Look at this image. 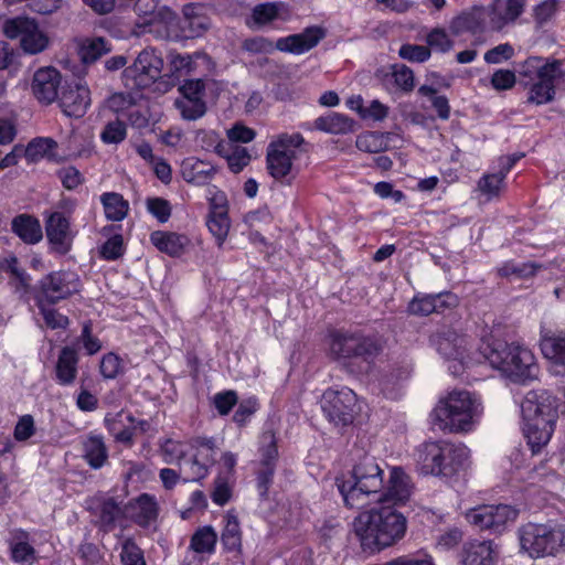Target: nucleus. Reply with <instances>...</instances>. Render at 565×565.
<instances>
[{"label": "nucleus", "instance_id": "nucleus-15", "mask_svg": "<svg viewBox=\"0 0 565 565\" xmlns=\"http://www.w3.org/2000/svg\"><path fill=\"white\" fill-rule=\"evenodd\" d=\"M260 460L256 469V487L260 498L266 499L273 484L278 449L273 431H265L260 437Z\"/></svg>", "mask_w": 565, "mask_h": 565}, {"label": "nucleus", "instance_id": "nucleus-26", "mask_svg": "<svg viewBox=\"0 0 565 565\" xmlns=\"http://www.w3.org/2000/svg\"><path fill=\"white\" fill-rule=\"evenodd\" d=\"M526 0H494L489 8L488 17L492 30H501L514 22L524 11Z\"/></svg>", "mask_w": 565, "mask_h": 565}, {"label": "nucleus", "instance_id": "nucleus-46", "mask_svg": "<svg viewBox=\"0 0 565 565\" xmlns=\"http://www.w3.org/2000/svg\"><path fill=\"white\" fill-rule=\"evenodd\" d=\"M504 174L499 171L483 174L477 183V190L486 198L487 201H491L499 198L502 189L504 188Z\"/></svg>", "mask_w": 565, "mask_h": 565}, {"label": "nucleus", "instance_id": "nucleus-63", "mask_svg": "<svg viewBox=\"0 0 565 565\" xmlns=\"http://www.w3.org/2000/svg\"><path fill=\"white\" fill-rule=\"evenodd\" d=\"M382 137L376 132H363L356 137L355 146L359 150L376 153L382 150Z\"/></svg>", "mask_w": 565, "mask_h": 565}, {"label": "nucleus", "instance_id": "nucleus-20", "mask_svg": "<svg viewBox=\"0 0 565 565\" xmlns=\"http://www.w3.org/2000/svg\"><path fill=\"white\" fill-rule=\"evenodd\" d=\"M458 305V297L452 292L419 294L408 305V311L417 316L443 313Z\"/></svg>", "mask_w": 565, "mask_h": 565}, {"label": "nucleus", "instance_id": "nucleus-41", "mask_svg": "<svg viewBox=\"0 0 565 565\" xmlns=\"http://www.w3.org/2000/svg\"><path fill=\"white\" fill-rule=\"evenodd\" d=\"M221 533V543L226 552L239 553L242 550V531L235 514L227 512Z\"/></svg>", "mask_w": 565, "mask_h": 565}, {"label": "nucleus", "instance_id": "nucleus-17", "mask_svg": "<svg viewBox=\"0 0 565 565\" xmlns=\"http://www.w3.org/2000/svg\"><path fill=\"white\" fill-rule=\"evenodd\" d=\"M417 467L424 475L450 477L447 465L446 441H428L416 451Z\"/></svg>", "mask_w": 565, "mask_h": 565}, {"label": "nucleus", "instance_id": "nucleus-19", "mask_svg": "<svg viewBox=\"0 0 565 565\" xmlns=\"http://www.w3.org/2000/svg\"><path fill=\"white\" fill-rule=\"evenodd\" d=\"M46 237L53 249L65 255L71 250L74 235L71 231L70 220L61 212H53L46 220Z\"/></svg>", "mask_w": 565, "mask_h": 565}, {"label": "nucleus", "instance_id": "nucleus-1", "mask_svg": "<svg viewBox=\"0 0 565 565\" xmlns=\"http://www.w3.org/2000/svg\"><path fill=\"white\" fill-rule=\"evenodd\" d=\"M407 529L406 518L390 505L360 513L353 531L363 551L374 553L401 541Z\"/></svg>", "mask_w": 565, "mask_h": 565}, {"label": "nucleus", "instance_id": "nucleus-57", "mask_svg": "<svg viewBox=\"0 0 565 565\" xmlns=\"http://www.w3.org/2000/svg\"><path fill=\"white\" fill-rule=\"evenodd\" d=\"M110 51L108 42L103 38H95L82 47V57L85 63H90L99 58L103 54Z\"/></svg>", "mask_w": 565, "mask_h": 565}, {"label": "nucleus", "instance_id": "nucleus-47", "mask_svg": "<svg viewBox=\"0 0 565 565\" xmlns=\"http://www.w3.org/2000/svg\"><path fill=\"white\" fill-rule=\"evenodd\" d=\"M447 465L451 470V476L469 465L470 450L462 444H451L446 441Z\"/></svg>", "mask_w": 565, "mask_h": 565}, {"label": "nucleus", "instance_id": "nucleus-5", "mask_svg": "<svg viewBox=\"0 0 565 565\" xmlns=\"http://www.w3.org/2000/svg\"><path fill=\"white\" fill-rule=\"evenodd\" d=\"M520 551L531 558L555 556L565 553V524H523L518 530Z\"/></svg>", "mask_w": 565, "mask_h": 565}, {"label": "nucleus", "instance_id": "nucleus-9", "mask_svg": "<svg viewBox=\"0 0 565 565\" xmlns=\"http://www.w3.org/2000/svg\"><path fill=\"white\" fill-rule=\"evenodd\" d=\"M163 58L153 47L142 50L132 65L124 71V83L129 89H145L161 78Z\"/></svg>", "mask_w": 565, "mask_h": 565}, {"label": "nucleus", "instance_id": "nucleus-49", "mask_svg": "<svg viewBox=\"0 0 565 565\" xmlns=\"http://www.w3.org/2000/svg\"><path fill=\"white\" fill-rule=\"evenodd\" d=\"M20 45L28 54H39L49 46V38L39 29V24L35 22L34 30L28 31Z\"/></svg>", "mask_w": 565, "mask_h": 565}, {"label": "nucleus", "instance_id": "nucleus-31", "mask_svg": "<svg viewBox=\"0 0 565 565\" xmlns=\"http://www.w3.org/2000/svg\"><path fill=\"white\" fill-rule=\"evenodd\" d=\"M150 242L158 250L171 257L181 256L190 244L186 235L167 231L152 232Z\"/></svg>", "mask_w": 565, "mask_h": 565}, {"label": "nucleus", "instance_id": "nucleus-35", "mask_svg": "<svg viewBox=\"0 0 565 565\" xmlns=\"http://www.w3.org/2000/svg\"><path fill=\"white\" fill-rule=\"evenodd\" d=\"M92 510L97 518V524L106 532L114 527L116 521L122 514L120 503L113 497L96 500Z\"/></svg>", "mask_w": 565, "mask_h": 565}, {"label": "nucleus", "instance_id": "nucleus-2", "mask_svg": "<svg viewBox=\"0 0 565 565\" xmlns=\"http://www.w3.org/2000/svg\"><path fill=\"white\" fill-rule=\"evenodd\" d=\"M483 413L479 395L466 390H454L440 398L430 413L433 429L439 431H471Z\"/></svg>", "mask_w": 565, "mask_h": 565}, {"label": "nucleus", "instance_id": "nucleus-28", "mask_svg": "<svg viewBox=\"0 0 565 565\" xmlns=\"http://www.w3.org/2000/svg\"><path fill=\"white\" fill-rule=\"evenodd\" d=\"M175 19L177 14L172 9L167 6H158L143 20H136L135 26L142 33H153L161 38Z\"/></svg>", "mask_w": 565, "mask_h": 565}, {"label": "nucleus", "instance_id": "nucleus-14", "mask_svg": "<svg viewBox=\"0 0 565 565\" xmlns=\"http://www.w3.org/2000/svg\"><path fill=\"white\" fill-rule=\"evenodd\" d=\"M178 90L180 97L174 100V107L182 119L195 121L205 116L207 105L205 102L206 83L204 79H185Z\"/></svg>", "mask_w": 565, "mask_h": 565}, {"label": "nucleus", "instance_id": "nucleus-24", "mask_svg": "<svg viewBox=\"0 0 565 565\" xmlns=\"http://www.w3.org/2000/svg\"><path fill=\"white\" fill-rule=\"evenodd\" d=\"M61 79L60 72L54 67L47 66L38 70L31 85L33 95L42 104L53 103L58 96Z\"/></svg>", "mask_w": 565, "mask_h": 565}, {"label": "nucleus", "instance_id": "nucleus-21", "mask_svg": "<svg viewBox=\"0 0 565 565\" xmlns=\"http://www.w3.org/2000/svg\"><path fill=\"white\" fill-rule=\"evenodd\" d=\"M58 103L66 116L81 118L86 114L90 105V92L81 82L70 84L62 90Z\"/></svg>", "mask_w": 565, "mask_h": 565}, {"label": "nucleus", "instance_id": "nucleus-32", "mask_svg": "<svg viewBox=\"0 0 565 565\" xmlns=\"http://www.w3.org/2000/svg\"><path fill=\"white\" fill-rule=\"evenodd\" d=\"M11 231L23 243L29 245L38 244L43 237L40 221L26 213L19 214L12 218Z\"/></svg>", "mask_w": 565, "mask_h": 565}, {"label": "nucleus", "instance_id": "nucleus-62", "mask_svg": "<svg viewBox=\"0 0 565 565\" xmlns=\"http://www.w3.org/2000/svg\"><path fill=\"white\" fill-rule=\"evenodd\" d=\"M77 343L82 344L88 355H94L102 349L99 339L92 332L90 322H85L83 324L81 335L77 338Z\"/></svg>", "mask_w": 565, "mask_h": 565}, {"label": "nucleus", "instance_id": "nucleus-48", "mask_svg": "<svg viewBox=\"0 0 565 565\" xmlns=\"http://www.w3.org/2000/svg\"><path fill=\"white\" fill-rule=\"evenodd\" d=\"M35 20L29 17H14L3 22L2 31L11 40L19 39L20 42L30 30H34Z\"/></svg>", "mask_w": 565, "mask_h": 565}, {"label": "nucleus", "instance_id": "nucleus-64", "mask_svg": "<svg viewBox=\"0 0 565 565\" xmlns=\"http://www.w3.org/2000/svg\"><path fill=\"white\" fill-rule=\"evenodd\" d=\"M557 11L556 0H544L534 8V20L539 26L548 23Z\"/></svg>", "mask_w": 565, "mask_h": 565}, {"label": "nucleus", "instance_id": "nucleus-53", "mask_svg": "<svg viewBox=\"0 0 565 565\" xmlns=\"http://www.w3.org/2000/svg\"><path fill=\"white\" fill-rule=\"evenodd\" d=\"M45 324L51 329H66L70 320L66 316L58 312L49 301H35Z\"/></svg>", "mask_w": 565, "mask_h": 565}, {"label": "nucleus", "instance_id": "nucleus-55", "mask_svg": "<svg viewBox=\"0 0 565 565\" xmlns=\"http://www.w3.org/2000/svg\"><path fill=\"white\" fill-rule=\"evenodd\" d=\"M391 79H393L395 86L405 92L409 93L414 89L415 78L413 71L406 65H393L392 73L387 75Z\"/></svg>", "mask_w": 565, "mask_h": 565}, {"label": "nucleus", "instance_id": "nucleus-8", "mask_svg": "<svg viewBox=\"0 0 565 565\" xmlns=\"http://www.w3.org/2000/svg\"><path fill=\"white\" fill-rule=\"evenodd\" d=\"M430 341L443 358L455 362L449 366V370L454 374H459L465 366L481 362L479 352L476 356L470 354L472 344L468 338L458 334L454 330L438 332L431 337Z\"/></svg>", "mask_w": 565, "mask_h": 565}, {"label": "nucleus", "instance_id": "nucleus-13", "mask_svg": "<svg viewBox=\"0 0 565 565\" xmlns=\"http://www.w3.org/2000/svg\"><path fill=\"white\" fill-rule=\"evenodd\" d=\"M191 456L184 460V471L190 481H201L207 477L215 463L217 446L215 438L198 436L189 443Z\"/></svg>", "mask_w": 565, "mask_h": 565}, {"label": "nucleus", "instance_id": "nucleus-22", "mask_svg": "<svg viewBox=\"0 0 565 565\" xmlns=\"http://www.w3.org/2000/svg\"><path fill=\"white\" fill-rule=\"evenodd\" d=\"M323 38V29L319 26H309L300 33L279 38L275 47L280 52L300 55L318 45Z\"/></svg>", "mask_w": 565, "mask_h": 565}, {"label": "nucleus", "instance_id": "nucleus-38", "mask_svg": "<svg viewBox=\"0 0 565 565\" xmlns=\"http://www.w3.org/2000/svg\"><path fill=\"white\" fill-rule=\"evenodd\" d=\"M83 452L84 459L93 469H100L108 460V449L99 435L90 434L86 437Z\"/></svg>", "mask_w": 565, "mask_h": 565}, {"label": "nucleus", "instance_id": "nucleus-54", "mask_svg": "<svg viewBox=\"0 0 565 565\" xmlns=\"http://www.w3.org/2000/svg\"><path fill=\"white\" fill-rule=\"evenodd\" d=\"M539 268L540 266L534 263L507 262L498 268V275L501 277L526 278L535 275Z\"/></svg>", "mask_w": 565, "mask_h": 565}, {"label": "nucleus", "instance_id": "nucleus-12", "mask_svg": "<svg viewBox=\"0 0 565 565\" xmlns=\"http://www.w3.org/2000/svg\"><path fill=\"white\" fill-rule=\"evenodd\" d=\"M519 511L509 504H487L469 510L467 521L480 530L501 534L509 523H513Z\"/></svg>", "mask_w": 565, "mask_h": 565}, {"label": "nucleus", "instance_id": "nucleus-61", "mask_svg": "<svg viewBox=\"0 0 565 565\" xmlns=\"http://www.w3.org/2000/svg\"><path fill=\"white\" fill-rule=\"evenodd\" d=\"M147 211L160 223H166L171 216L170 203L162 198H149L146 201Z\"/></svg>", "mask_w": 565, "mask_h": 565}, {"label": "nucleus", "instance_id": "nucleus-27", "mask_svg": "<svg viewBox=\"0 0 565 565\" xmlns=\"http://www.w3.org/2000/svg\"><path fill=\"white\" fill-rule=\"evenodd\" d=\"M497 545L493 541H471L465 543L461 554V565H494Z\"/></svg>", "mask_w": 565, "mask_h": 565}, {"label": "nucleus", "instance_id": "nucleus-4", "mask_svg": "<svg viewBox=\"0 0 565 565\" xmlns=\"http://www.w3.org/2000/svg\"><path fill=\"white\" fill-rule=\"evenodd\" d=\"M335 486L347 507L362 509L380 501L383 497V470L374 457L364 456L353 466L348 478L344 476L335 478Z\"/></svg>", "mask_w": 565, "mask_h": 565}, {"label": "nucleus", "instance_id": "nucleus-43", "mask_svg": "<svg viewBox=\"0 0 565 565\" xmlns=\"http://www.w3.org/2000/svg\"><path fill=\"white\" fill-rule=\"evenodd\" d=\"M158 451L162 461L167 465L183 466L185 455L188 452L186 446L181 440L172 438H160L158 440Z\"/></svg>", "mask_w": 565, "mask_h": 565}, {"label": "nucleus", "instance_id": "nucleus-40", "mask_svg": "<svg viewBox=\"0 0 565 565\" xmlns=\"http://www.w3.org/2000/svg\"><path fill=\"white\" fill-rule=\"evenodd\" d=\"M541 351L546 359L565 364V333L542 331Z\"/></svg>", "mask_w": 565, "mask_h": 565}, {"label": "nucleus", "instance_id": "nucleus-44", "mask_svg": "<svg viewBox=\"0 0 565 565\" xmlns=\"http://www.w3.org/2000/svg\"><path fill=\"white\" fill-rule=\"evenodd\" d=\"M217 542V533L215 530L205 525L199 527L192 535L190 548L198 554H213Z\"/></svg>", "mask_w": 565, "mask_h": 565}, {"label": "nucleus", "instance_id": "nucleus-33", "mask_svg": "<svg viewBox=\"0 0 565 565\" xmlns=\"http://www.w3.org/2000/svg\"><path fill=\"white\" fill-rule=\"evenodd\" d=\"M215 168L210 163L195 158H186L181 163V174L184 181L195 185L207 184L215 174Z\"/></svg>", "mask_w": 565, "mask_h": 565}, {"label": "nucleus", "instance_id": "nucleus-37", "mask_svg": "<svg viewBox=\"0 0 565 565\" xmlns=\"http://www.w3.org/2000/svg\"><path fill=\"white\" fill-rule=\"evenodd\" d=\"M355 121L347 115L339 113H329L315 120L317 130L331 135H347L355 130Z\"/></svg>", "mask_w": 565, "mask_h": 565}, {"label": "nucleus", "instance_id": "nucleus-52", "mask_svg": "<svg viewBox=\"0 0 565 565\" xmlns=\"http://www.w3.org/2000/svg\"><path fill=\"white\" fill-rule=\"evenodd\" d=\"M233 492V480L228 475H217L214 479V487L211 492L212 501L223 507L232 498Z\"/></svg>", "mask_w": 565, "mask_h": 565}, {"label": "nucleus", "instance_id": "nucleus-11", "mask_svg": "<svg viewBox=\"0 0 565 565\" xmlns=\"http://www.w3.org/2000/svg\"><path fill=\"white\" fill-rule=\"evenodd\" d=\"M355 406L356 395L349 387L328 388L322 395L321 409L327 419L337 427L353 423Z\"/></svg>", "mask_w": 565, "mask_h": 565}, {"label": "nucleus", "instance_id": "nucleus-25", "mask_svg": "<svg viewBox=\"0 0 565 565\" xmlns=\"http://www.w3.org/2000/svg\"><path fill=\"white\" fill-rule=\"evenodd\" d=\"M412 483L409 477L402 468L394 467L391 470L386 487L382 490V498L377 503L403 504L412 494Z\"/></svg>", "mask_w": 565, "mask_h": 565}, {"label": "nucleus", "instance_id": "nucleus-16", "mask_svg": "<svg viewBox=\"0 0 565 565\" xmlns=\"http://www.w3.org/2000/svg\"><path fill=\"white\" fill-rule=\"evenodd\" d=\"M523 420L556 423L558 417V399L545 390L530 391L522 402Z\"/></svg>", "mask_w": 565, "mask_h": 565}, {"label": "nucleus", "instance_id": "nucleus-60", "mask_svg": "<svg viewBox=\"0 0 565 565\" xmlns=\"http://www.w3.org/2000/svg\"><path fill=\"white\" fill-rule=\"evenodd\" d=\"M11 558L15 563L31 565L36 559L35 550L28 542H15L11 545Z\"/></svg>", "mask_w": 565, "mask_h": 565}, {"label": "nucleus", "instance_id": "nucleus-45", "mask_svg": "<svg viewBox=\"0 0 565 565\" xmlns=\"http://www.w3.org/2000/svg\"><path fill=\"white\" fill-rule=\"evenodd\" d=\"M562 61L554 60L552 62H543L542 57L530 56L525 61L518 64V73L521 77L527 78L530 82L541 77V74L551 66H558Z\"/></svg>", "mask_w": 565, "mask_h": 565}, {"label": "nucleus", "instance_id": "nucleus-42", "mask_svg": "<svg viewBox=\"0 0 565 565\" xmlns=\"http://www.w3.org/2000/svg\"><path fill=\"white\" fill-rule=\"evenodd\" d=\"M100 203L107 220L122 221L129 211V202L120 193L105 192L100 195Z\"/></svg>", "mask_w": 565, "mask_h": 565}, {"label": "nucleus", "instance_id": "nucleus-50", "mask_svg": "<svg viewBox=\"0 0 565 565\" xmlns=\"http://www.w3.org/2000/svg\"><path fill=\"white\" fill-rule=\"evenodd\" d=\"M427 47L430 52L448 53L454 49L455 42L444 28H434L426 35Z\"/></svg>", "mask_w": 565, "mask_h": 565}, {"label": "nucleus", "instance_id": "nucleus-29", "mask_svg": "<svg viewBox=\"0 0 565 565\" xmlns=\"http://www.w3.org/2000/svg\"><path fill=\"white\" fill-rule=\"evenodd\" d=\"M556 423L539 422V419L524 420L523 431L533 455L540 454L548 444Z\"/></svg>", "mask_w": 565, "mask_h": 565}, {"label": "nucleus", "instance_id": "nucleus-56", "mask_svg": "<svg viewBox=\"0 0 565 565\" xmlns=\"http://www.w3.org/2000/svg\"><path fill=\"white\" fill-rule=\"evenodd\" d=\"M398 55L411 63H424L430 58V50L426 45L405 43L401 45Z\"/></svg>", "mask_w": 565, "mask_h": 565}, {"label": "nucleus", "instance_id": "nucleus-59", "mask_svg": "<svg viewBox=\"0 0 565 565\" xmlns=\"http://www.w3.org/2000/svg\"><path fill=\"white\" fill-rule=\"evenodd\" d=\"M56 146V141L52 138L38 137L29 142L25 152L28 157L34 160L39 157H44L52 153Z\"/></svg>", "mask_w": 565, "mask_h": 565}, {"label": "nucleus", "instance_id": "nucleus-7", "mask_svg": "<svg viewBox=\"0 0 565 565\" xmlns=\"http://www.w3.org/2000/svg\"><path fill=\"white\" fill-rule=\"evenodd\" d=\"M303 143L305 139L299 132L281 134L269 142L266 150L267 171L275 180L290 183L295 177L297 149Z\"/></svg>", "mask_w": 565, "mask_h": 565}, {"label": "nucleus", "instance_id": "nucleus-36", "mask_svg": "<svg viewBox=\"0 0 565 565\" xmlns=\"http://www.w3.org/2000/svg\"><path fill=\"white\" fill-rule=\"evenodd\" d=\"M131 518L140 526H148L158 515V505L153 497L143 493L129 502Z\"/></svg>", "mask_w": 565, "mask_h": 565}, {"label": "nucleus", "instance_id": "nucleus-51", "mask_svg": "<svg viewBox=\"0 0 565 565\" xmlns=\"http://www.w3.org/2000/svg\"><path fill=\"white\" fill-rule=\"evenodd\" d=\"M285 9L286 4L284 2L260 3L253 9L252 18L256 24L264 25L276 20L280 11Z\"/></svg>", "mask_w": 565, "mask_h": 565}, {"label": "nucleus", "instance_id": "nucleus-58", "mask_svg": "<svg viewBox=\"0 0 565 565\" xmlns=\"http://www.w3.org/2000/svg\"><path fill=\"white\" fill-rule=\"evenodd\" d=\"M120 558L122 565H146L143 552L132 539H126L124 541Z\"/></svg>", "mask_w": 565, "mask_h": 565}, {"label": "nucleus", "instance_id": "nucleus-30", "mask_svg": "<svg viewBox=\"0 0 565 565\" xmlns=\"http://www.w3.org/2000/svg\"><path fill=\"white\" fill-rule=\"evenodd\" d=\"M77 349L66 345L58 353L55 364V380L62 386L72 385L77 376L78 369Z\"/></svg>", "mask_w": 565, "mask_h": 565}, {"label": "nucleus", "instance_id": "nucleus-18", "mask_svg": "<svg viewBox=\"0 0 565 565\" xmlns=\"http://www.w3.org/2000/svg\"><path fill=\"white\" fill-rule=\"evenodd\" d=\"M564 64L547 67L541 77L532 81L529 87L526 103L536 106L551 103L555 97L557 82L564 76Z\"/></svg>", "mask_w": 565, "mask_h": 565}, {"label": "nucleus", "instance_id": "nucleus-34", "mask_svg": "<svg viewBox=\"0 0 565 565\" xmlns=\"http://www.w3.org/2000/svg\"><path fill=\"white\" fill-rule=\"evenodd\" d=\"M214 150L220 157L226 159L230 170L234 173L241 172L250 161L248 150L231 141L218 140Z\"/></svg>", "mask_w": 565, "mask_h": 565}, {"label": "nucleus", "instance_id": "nucleus-3", "mask_svg": "<svg viewBox=\"0 0 565 565\" xmlns=\"http://www.w3.org/2000/svg\"><path fill=\"white\" fill-rule=\"evenodd\" d=\"M480 360L488 362L494 370L515 383L534 380L539 374V364L531 349L520 342L493 340L483 342L479 348Z\"/></svg>", "mask_w": 565, "mask_h": 565}, {"label": "nucleus", "instance_id": "nucleus-23", "mask_svg": "<svg viewBox=\"0 0 565 565\" xmlns=\"http://www.w3.org/2000/svg\"><path fill=\"white\" fill-rule=\"evenodd\" d=\"M488 12L483 7H472L455 15L449 22V32L454 36L463 33L472 35L483 33L487 28Z\"/></svg>", "mask_w": 565, "mask_h": 565}, {"label": "nucleus", "instance_id": "nucleus-10", "mask_svg": "<svg viewBox=\"0 0 565 565\" xmlns=\"http://www.w3.org/2000/svg\"><path fill=\"white\" fill-rule=\"evenodd\" d=\"M81 279L72 270H56L43 276L35 288V301L57 303L77 294Z\"/></svg>", "mask_w": 565, "mask_h": 565}, {"label": "nucleus", "instance_id": "nucleus-6", "mask_svg": "<svg viewBox=\"0 0 565 565\" xmlns=\"http://www.w3.org/2000/svg\"><path fill=\"white\" fill-rule=\"evenodd\" d=\"M377 340L361 331L333 330L328 335V352L332 360L347 366L352 360L369 362L380 352Z\"/></svg>", "mask_w": 565, "mask_h": 565}, {"label": "nucleus", "instance_id": "nucleus-39", "mask_svg": "<svg viewBox=\"0 0 565 565\" xmlns=\"http://www.w3.org/2000/svg\"><path fill=\"white\" fill-rule=\"evenodd\" d=\"M206 225L212 235L216 238L217 245L222 246L225 238L227 237L231 226L226 206L223 204L216 205L212 203L211 211L206 220Z\"/></svg>", "mask_w": 565, "mask_h": 565}]
</instances>
